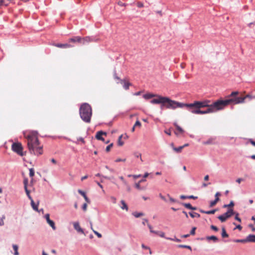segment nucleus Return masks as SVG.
Masks as SVG:
<instances>
[{
  "mask_svg": "<svg viewBox=\"0 0 255 255\" xmlns=\"http://www.w3.org/2000/svg\"><path fill=\"white\" fill-rule=\"evenodd\" d=\"M121 83L123 84V87L125 90L128 89L129 86L131 85L130 83L127 82L124 80H121Z\"/></svg>",
  "mask_w": 255,
  "mask_h": 255,
  "instance_id": "412c9836",
  "label": "nucleus"
},
{
  "mask_svg": "<svg viewBox=\"0 0 255 255\" xmlns=\"http://www.w3.org/2000/svg\"><path fill=\"white\" fill-rule=\"evenodd\" d=\"M247 240L248 242L255 243V235L250 234L247 237Z\"/></svg>",
  "mask_w": 255,
  "mask_h": 255,
  "instance_id": "2eb2a0df",
  "label": "nucleus"
},
{
  "mask_svg": "<svg viewBox=\"0 0 255 255\" xmlns=\"http://www.w3.org/2000/svg\"><path fill=\"white\" fill-rule=\"evenodd\" d=\"M30 200V204L31 205L32 209L36 211H38V206L39 205V202H38L36 204L34 203L33 199H32Z\"/></svg>",
  "mask_w": 255,
  "mask_h": 255,
  "instance_id": "ddd939ff",
  "label": "nucleus"
},
{
  "mask_svg": "<svg viewBox=\"0 0 255 255\" xmlns=\"http://www.w3.org/2000/svg\"><path fill=\"white\" fill-rule=\"evenodd\" d=\"M5 219V216L2 215L1 217H0V226H2L4 225V219Z\"/></svg>",
  "mask_w": 255,
  "mask_h": 255,
  "instance_id": "f704fd0d",
  "label": "nucleus"
},
{
  "mask_svg": "<svg viewBox=\"0 0 255 255\" xmlns=\"http://www.w3.org/2000/svg\"><path fill=\"white\" fill-rule=\"evenodd\" d=\"M12 248L14 250V253H13V255H19V253L18 252V247L17 245H12Z\"/></svg>",
  "mask_w": 255,
  "mask_h": 255,
  "instance_id": "5701e85b",
  "label": "nucleus"
},
{
  "mask_svg": "<svg viewBox=\"0 0 255 255\" xmlns=\"http://www.w3.org/2000/svg\"><path fill=\"white\" fill-rule=\"evenodd\" d=\"M235 214V212L233 209H229L226 213L224 214L220 215L218 217V218L222 222H224L226 220L231 217L232 215Z\"/></svg>",
  "mask_w": 255,
  "mask_h": 255,
  "instance_id": "6e6552de",
  "label": "nucleus"
},
{
  "mask_svg": "<svg viewBox=\"0 0 255 255\" xmlns=\"http://www.w3.org/2000/svg\"><path fill=\"white\" fill-rule=\"evenodd\" d=\"M195 230H196L195 227L192 228V229L191 230L190 233V235H194L195 234Z\"/></svg>",
  "mask_w": 255,
  "mask_h": 255,
  "instance_id": "864d4df0",
  "label": "nucleus"
},
{
  "mask_svg": "<svg viewBox=\"0 0 255 255\" xmlns=\"http://www.w3.org/2000/svg\"><path fill=\"white\" fill-rule=\"evenodd\" d=\"M234 203L233 201H231L230 203V204H225L224 206H223V207L224 208H227V207H233L234 206Z\"/></svg>",
  "mask_w": 255,
  "mask_h": 255,
  "instance_id": "c9c22d12",
  "label": "nucleus"
},
{
  "mask_svg": "<svg viewBox=\"0 0 255 255\" xmlns=\"http://www.w3.org/2000/svg\"><path fill=\"white\" fill-rule=\"evenodd\" d=\"M216 211H217L216 209H214V210H210V211H207L205 212V214H214Z\"/></svg>",
  "mask_w": 255,
  "mask_h": 255,
  "instance_id": "37998d69",
  "label": "nucleus"
},
{
  "mask_svg": "<svg viewBox=\"0 0 255 255\" xmlns=\"http://www.w3.org/2000/svg\"><path fill=\"white\" fill-rule=\"evenodd\" d=\"M180 198L181 199H197V196H194L193 195H190V196H185V195H181L180 196Z\"/></svg>",
  "mask_w": 255,
  "mask_h": 255,
  "instance_id": "a211bd4d",
  "label": "nucleus"
},
{
  "mask_svg": "<svg viewBox=\"0 0 255 255\" xmlns=\"http://www.w3.org/2000/svg\"><path fill=\"white\" fill-rule=\"evenodd\" d=\"M178 247L180 248H186L189 249L190 250H192L191 247L190 246L188 245H179Z\"/></svg>",
  "mask_w": 255,
  "mask_h": 255,
  "instance_id": "2f4dec72",
  "label": "nucleus"
},
{
  "mask_svg": "<svg viewBox=\"0 0 255 255\" xmlns=\"http://www.w3.org/2000/svg\"><path fill=\"white\" fill-rule=\"evenodd\" d=\"M206 240L208 241L212 240L214 243H216L218 241V238L215 236H207Z\"/></svg>",
  "mask_w": 255,
  "mask_h": 255,
  "instance_id": "6ab92c4d",
  "label": "nucleus"
},
{
  "mask_svg": "<svg viewBox=\"0 0 255 255\" xmlns=\"http://www.w3.org/2000/svg\"><path fill=\"white\" fill-rule=\"evenodd\" d=\"M243 180L242 178H238L237 180H236V182H238V183H240L241 182V181H242Z\"/></svg>",
  "mask_w": 255,
  "mask_h": 255,
  "instance_id": "338daca9",
  "label": "nucleus"
},
{
  "mask_svg": "<svg viewBox=\"0 0 255 255\" xmlns=\"http://www.w3.org/2000/svg\"><path fill=\"white\" fill-rule=\"evenodd\" d=\"M176 129L180 133H183L184 132V130L180 126H177Z\"/></svg>",
  "mask_w": 255,
  "mask_h": 255,
  "instance_id": "09e8293b",
  "label": "nucleus"
},
{
  "mask_svg": "<svg viewBox=\"0 0 255 255\" xmlns=\"http://www.w3.org/2000/svg\"><path fill=\"white\" fill-rule=\"evenodd\" d=\"M249 227L252 229L253 231L255 232V228L253 226V225H250Z\"/></svg>",
  "mask_w": 255,
  "mask_h": 255,
  "instance_id": "69168bd1",
  "label": "nucleus"
},
{
  "mask_svg": "<svg viewBox=\"0 0 255 255\" xmlns=\"http://www.w3.org/2000/svg\"><path fill=\"white\" fill-rule=\"evenodd\" d=\"M210 101L208 100H205L204 101H195L193 103L190 104H185L181 103V108H187L189 109V110H190L193 108L196 109H200V108L204 107L209 108L211 105V104H210Z\"/></svg>",
  "mask_w": 255,
  "mask_h": 255,
  "instance_id": "39448f33",
  "label": "nucleus"
},
{
  "mask_svg": "<svg viewBox=\"0 0 255 255\" xmlns=\"http://www.w3.org/2000/svg\"><path fill=\"white\" fill-rule=\"evenodd\" d=\"M161 96L153 94H146L143 95V98L146 100L150 99L153 97H156V98H158V97H161Z\"/></svg>",
  "mask_w": 255,
  "mask_h": 255,
  "instance_id": "f8f14e48",
  "label": "nucleus"
},
{
  "mask_svg": "<svg viewBox=\"0 0 255 255\" xmlns=\"http://www.w3.org/2000/svg\"><path fill=\"white\" fill-rule=\"evenodd\" d=\"M55 46L59 48H69L71 47V45L69 44H57L55 45Z\"/></svg>",
  "mask_w": 255,
  "mask_h": 255,
  "instance_id": "aec40b11",
  "label": "nucleus"
},
{
  "mask_svg": "<svg viewBox=\"0 0 255 255\" xmlns=\"http://www.w3.org/2000/svg\"><path fill=\"white\" fill-rule=\"evenodd\" d=\"M69 41L72 42H81V38L80 36H75L73 38H71L69 39Z\"/></svg>",
  "mask_w": 255,
  "mask_h": 255,
  "instance_id": "dca6fc26",
  "label": "nucleus"
},
{
  "mask_svg": "<svg viewBox=\"0 0 255 255\" xmlns=\"http://www.w3.org/2000/svg\"><path fill=\"white\" fill-rule=\"evenodd\" d=\"M93 40V38L90 36H86L83 38L82 39H81V42L83 44H85L87 43H88Z\"/></svg>",
  "mask_w": 255,
  "mask_h": 255,
  "instance_id": "4468645a",
  "label": "nucleus"
},
{
  "mask_svg": "<svg viewBox=\"0 0 255 255\" xmlns=\"http://www.w3.org/2000/svg\"><path fill=\"white\" fill-rule=\"evenodd\" d=\"M168 196L169 197V200L172 202H176V200L174 199V198L171 197L169 195H168Z\"/></svg>",
  "mask_w": 255,
  "mask_h": 255,
  "instance_id": "052dcab7",
  "label": "nucleus"
},
{
  "mask_svg": "<svg viewBox=\"0 0 255 255\" xmlns=\"http://www.w3.org/2000/svg\"><path fill=\"white\" fill-rule=\"evenodd\" d=\"M141 247L143 249L150 250V248L144 245V244L141 245Z\"/></svg>",
  "mask_w": 255,
  "mask_h": 255,
  "instance_id": "5fc2aeb1",
  "label": "nucleus"
},
{
  "mask_svg": "<svg viewBox=\"0 0 255 255\" xmlns=\"http://www.w3.org/2000/svg\"><path fill=\"white\" fill-rule=\"evenodd\" d=\"M49 216V214H47L45 215V218L46 219L47 223L51 227L53 230H55L56 229L55 223L52 220L50 219Z\"/></svg>",
  "mask_w": 255,
  "mask_h": 255,
  "instance_id": "9d476101",
  "label": "nucleus"
},
{
  "mask_svg": "<svg viewBox=\"0 0 255 255\" xmlns=\"http://www.w3.org/2000/svg\"><path fill=\"white\" fill-rule=\"evenodd\" d=\"M135 187L138 190H142V188L140 185V183L138 182L135 184Z\"/></svg>",
  "mask_w": 255,
  "mask_h": 255,
  "instance_id": "de8ad7c7",
  "label": "nucleus"
},
{
  "mask_svg": "<svg viewBox=\"0 0 255 255\" xmlns=\"http://www.w3.org/2000/svg\"><path fill=\"white\" fill-rule=\"evenodd\" d=\"M121 204H122L121 206V208L122 209H123V210H125L127 211H128V205H127V204L125 202V201L121 200Z\"/></svg>",
  "mask_w": 255,
  "mask_h": 255,
  "instance_id": "f3484780",
  "label": "nucleus"
},
{
  "mask_svg": "<svg viewBox=\"0 0 255 255\" xmlns=\"http://www.w3.org/2000/svg\"><path fill=\"white\" fill-rule=\"evenodd\" d=\"M12 150L16 152L17 154L22 156L24 153L22 152V146L20 142H14L11 145Z\"/></svg>",
  "mask_w": 255,
  "mask_h": 255,
  "instance_id": "0eeeda50",
  "label": "nucleus"
},
{
  "mask_svg": "<svg viewBox=\"0 0 255 255\" xmlns=\"http://www.w3.org/2000/svg\"><path fill=\"white\" fill-rule=\"evenodd\" d=\"M147 227H148V229H149V231H150V233H153V234L154 233H157L156 232H155V231L153 230L152 227L151 226V225H150L149 224H147Z\"/></svg>",
  "mask_w": 255,
  "mask_h": 255,
  "instance_id": "e433bc0d",
  "label": "nucleus"
},
{
  "mask_svg": "<svg viewBox=\"0 0 255 255\" xmlns=\"http://www.w3.org/2000/svg\"><path fill=\"white\" fill-rule=\"evenodd\" d=\"M113 143H111L110 145L107 146V147H106V151H107V152L109 151L110 149H111V148L113 146Z\"/></svg>",
  "mask_w": 255,
  "mask_h": 255,
  "instance_id": "8fccbe9b",
  "label": "nucleus"
},
{
  "mask_svg": "<svg viewBox=\"0 0 255 255\" xmlns=\"http://www.w3.org/2000/svg\"><path fill=\"white\" fill-rule=\"evenodd\" d=\"M211 229L213 230L214 231H215L216 232H217L219 230L218 228L216 226H214V225H211Z\"/></svg>",
  "mask_w": 255,
  "mask_h": 255,
  "instance_id": "603ef678",
  "label": "nucleus"
},
{
  "mask_svg": "<svg viewBox=\"0 0 255 255\" xmlns=\"http://www.w3.org/2000/svg\"><path fill=\"white\" fill-rule=\"evenodd\" d=\"M132 214L135 218H139L141 216H142L144 215L143 213L142 212H134L132 213Z\"/></svg>",
  "mask_w": 255,
  "mask_h": 255,
  "instance_id": "393cba45",
  "label": "nucleus"
},
{
  "mask_svg": "<svg viewBox=\"0 0 255 255\" xmlns=\"http://www.w3.org/2000/svg\"><path fill=\"white\" fill-rule=\"evenodd\" d=\"M238 94L239 93L237 91L233 92L229 95V97H236V96H237Z\"/></svg>",
  "mask_w": 255,
  "mask_h": 255,
  "instance_id": "79ce46f5",
  "label": "nucleus"
},
{
  "mask_svg": "<svg viewBox=\"0 0 255 255\" xmlns=\"http://www.w3.org/2000/svg\"><path fill=\"white\" fill-rule=\"evenodd\" d=\"M150 103L152 104H161V110H163L164 107L171 110L182 108L181 103L172 100L167 97H158V98L151 100Z\"/></svg>",
  "mask_w": 255,
  "mask_h": 255,
  "instance_id": "f03ea898",
  "label": "nucleus"
},
{
  "mask_svg": "<svg viewBox=\"0 0 255 255\" xmlns=\"http://www.w3.org/2000/svg\"><path fill=\"white\" fill-rule=\"evenodd\" d=\"M93 232H94V233L96 235H97V236L98 238H102V235H101L100 233H99V232H98L97 231H95V230H93Z\"/></svg>",
  "mask_w": 255,
  "mask_h": 255,
  "instance_id": "a18cd8bd",
  "label": "nucleus"
},
{
  "mask_svg": "<svg viewBox=\"0 0 255 255\" xmlns=\"http://www.w3.org/2000/svg\"><path fill=\"white\" fill-rule=\"evenodd\" d=\"M78 192L79 194H80L82 196H83V197L84 198L85 200L87 202H88L89 201L88 198L87 197V195H86V193L84 191H83L82 190H81L80 189H79Z\"/></svg>",
  "mask_w": 255,
  "mask_h": 255,
  "instance_id": "4be33fe9",
  "label": "nucleus"
},
{
  "mask_svg": "<svg viewBox=\"0 0 255 255\" xmlns=\"http://www.w3.org/2000/svg\"><path fill=\"white\" fill-rule=\"evenodd\" d=\"M110 199L112 201V202L114 203V204H116V202H117V199L114 196H111L110 197Z\"/></svg>",
  "mask_w": 255,
  "mask_h": 255,
  "instance_id": "49530a36",
  "label": "nucleus"
},
{
  "mask_svg": "<svg viewBox=\"0 0 255 255\" xmlns=\"http://www.w3.org/2000/svg\"><path fill=\"white\" fill-rule=\"evenodd\" d=\"M165 239L167 240H168L173 241H175L176 242H181V240L176 238L175 237L174 238L167 237V238H165Z\"/></svg>",
  "mask_w": 255,
  "mask_h": 255,
  "instance_id": "7c9ffc66",
  "label": "nucleus"
},
{
  "mask_svg": "<svg viewBox=\"0 0 255 255\" xmlns=\"http://www.w3.org/2000/svg\"><path fill=\"white\" fill-rule=\"evenodd\" d=\"M155 232H156L157 233H154V234L159 236L160 237L164 238H166V237H165V234L164 232H161V231H155Z\"/></svg>",
  "mask_w": 255,
  "mask_h": 255,
  "instance_id": "c85d7f7f",
  "label": "nucleus"
},
{
  "mask_svg": "<svg viewBox=\"0 0 255 255\" xmlns=\"http://www.w3.org/2000/svg\"><path fill=\"white\" fill-rule=\"evenodd\" d=\"M134 127L138 126L140 127L141 126V123L139 121H136L135 123L134 124Z\"/></svg>",
  "mask_w": 255,
  "mask_h": 255,
  "instance_id": "6e6d98bb",
  "label": "nucleus"
},
{
  "mask_svg": "<svg viewBox=\"0 0 255 255\" xmlns=\"http://www.w3.org/2000/svg\"><path fill=\"white\" fill-rule=\"evenodd\" d=\"M37 131H32L28 134L23 132L24 137L27 139V146L31 154L38 156L43 153L42 146L39 145L37 137Z\"/></svg>",
  "mask_w": 255,
  "mask_h": 255,
  "instance_id": "f257e3e1",
  "label": "nucleus"
},
{
  "mask_svg": "<svg viewBox=\"0 0 255 255\" xmlns=\"http://www.w3.org/2000/svg\"><path fill=\"white\" fill-rule=\"evenodd\" d=\"M87 204L84 203L82 206V209L84 211H86L87 209Z\"/></svg>",
  "mask_w": 255,
  "mask_h": 255,
  "instance_id": "680f3d73",
  "label": "nucleus"
},
{
  "mask_svg": "<svg viewBox=\"0 0 255 255\" xmlns=\"http://www.w3.org/2000/svg\"><path fill=\"white\" fill-rule=\"evenodd\" d=\"M134 156L137 158H140V159L141 161H142V158H141V154L138 152H135L134 153Z\"/></svg>",
  "mask_w": 255,
  "mask_h": 255,
  "instance_id": "c03bdc74",
  "label": "nucleus"
},
{
  "mask_svg": "<svg viewBox=\"0 0 255 255\" xmlns=\"http://www.w3.org/2000/svg\"><path fill=\"white\" fill-rule=\"evenodd\" d=\"M234 242L235 243H245L246 242H248L247 240V238L245 239H236L234 240Z\"/></svg>",
  "mask_w": 255,
  "mask_h": 255,
  "instance_id": "cd10ccee",
  "label": "nucleus"
},
{
  "mask_svg": "<svg viewBox=\"0 0 255 255\" xmlns=\"http://www.w3.org/2000/svg\"><path fill=\"white\" fill-rule=\"evenodd\" d=\"M23 183H24V188H25V187H27V183H28L27 179H24Z\"/></svg>",
  "mask_w": 255,
  "mask_h": 255,
  "instance_id": "13d9d810",
  "label": "nucleus"
},
{
  "mask_svg": "<svg viewBox=\"0 0 255 255\" xmlns=\"http://www.w3.org/2000/svg\"><path fill=\"white\" fill-rule=\"evenodd\" d=\"M74 229L78 233L86 235L84 230L80 227L78 222H74L73 223Z\"/></svg>",
  "mask_w": 255,
  "mask_h": 255,
  "instance_id": "1a4fd4ad",
  "label": "nucleus"
},
{
  "mask_svg": "<svg viewBox=\"0 0 255 255\" xmlns=\"http://www.w3.org/2000/svg\"><path fill=\"white\" fill-rule=\"evenodd\" d=\"M229 98V99L225 100H220L216 101L215 106L216 107H219L221 110H223L226 106L231 103L239 104L244 103L245 102V98L239 97H232Z\"/></svg>",
  "mask_w": 255,
  "mask_h": 255,
  "instance_id": "7ed1b4c3",
  "label": "nucleus"
},
{
  "mask_svg": "<svg viewBox=\"0 0 255 255\" xmlns=\"http://www.w3.org/2000/svg\"><path fill=\"white\" fill-rule=\"evenodd\" d=\"M183 148V146H180L178 147H174L173 148L174 150L177 152H179L181 151V150Z\"/></svg>",
  "mask_w": 255,
  "mask_h": 255,
  "instance_id": "ea45409f",
  "label": "nucleus"
},
{
  "mask_svg": "<svg viewBox=\"0 0 255 255\" xmlns=\"http://www.w3.org/2000/svg\"><path fill=\"white\" fill-rule=\"evenodd\" d=\"M123 135H121L118 138V145L122 146L124 144V142L122 141Z\"/></svg>",
  "mask_w": 255,
  "mask_h": 255,
  "instance_id": "473e14b6",
  "label": "nucleus"
},
{
  "mask_svg": "<svg viewBox=\"0 0 255 255\" xmlns=\"http://www.w3.org/2000/svg\"><path fill=\"white\" fill-rule=\"evenodd\" d=\"M250 142H251V143L252 145H253L254 146H255V141H254V140H252V139H250Z\"/></svg>",
  "mask_w": 255,
  "mask_h": 255,
  "instance_id": "774afa93",
  "label": "nucleus"
},
{
  "mask_svg": "<svg viewBox=\"0 0 255 255\" xmlns=\"http://www.w3.org/2000/svg\"><path fill=\"white\" fill-rule=\"evenodd\" d=\"M216 102L211 104L209 108L207 109L206 110H201L200 109H191L190 111L195 114H201L204 115L210 113H214L218 111L221 110V108L219 107H216L215 105Z\"/></svg>",
  "mask_w": 255,
  "mask_h": 255,
  "instance_id": "423d86ee",
  "label": "nucleus"
},
{
  "mask_svg": "<svg viewBox=\"0 0 255 255\" xmlns=\"http://www.w3.org/2000/svg\"><path fill=\"white\" fill-rule=\"evenodd\" d=\"M78 141H81L82 143H85V140L84 139V138L82 137H80L78 138Z\"/></svg>",
  "mask_w": 255,
  "mask_h": 255,
  "instance_id": "e2e57ef3",
  "label": "nucleus"
},
{
  "mask_svg": "<svg viewBox=\"0 0 255 255\" xmlns=\"http://www.w3.org/2000/svg\"><path fill=\"white\" fill-rule=\"evenodd\" d=\"M126 161V159L124 158V159H122V158H118L116 160V162H121V161Z\"/></svg>",
  "mask_w": 255,
  "mask_h": 255,
  "instance_id": "bf43d9fd",
  "label": "nucleus"
},
{
  "mask_svg": "<svg viewBox=\"0 0 255 255\" xmlns=\"http://www.w3.org/2000/svg\"><path fill=\"white\" fill-rule=\"evenodd\" d=\"M79 114L82 120L85 123H89L92 115L91 107L88 103L81 105L79 109Z\"/></svg>",
  "mask_w": 255,
  "mask_h": 255,
  "instance_id": "20e7f679",
  "label": "nucleus"
},
{
  "mask_svg": "<svg viewBox=\"0 0 255 255\" xmlns=\"http://www.w3.org/2000/svg\"><path fill=\"white\" fill-rule=\"evenodd\" d=\"M212 142H213V139L210 138L208 140H207V141H204L203 144H212Z\"/></svg>",
  "mask_w": 255,
  "mask_h": 255,
  "instance_id": "58836bf2",
  "label": "nucleus"
},
{
  "mask_svg": "<svg viewBox=\"0 0 255 255\" xmlns=\"http://www.w3.org/2000/svg\"><path fill=\"white\" fill-rule=\"evenodd\" d=\"M182 205L185 207L186 208L188 209H190L192 208V205L190 203H182Z\"/></svg>",
  "mask_w": 255,
  "mask_h": 255,
  "instance_id": "72a5a7b5",
  "label": "nucleus"
},
{
  "mask_svg": "<svg viewBox=\"0 0 255 255\" xmlns=\"http://www.w3.org/2000/svg\"><path fill=\"white\" fill-rule=\"evenodd\" d=\"M243 98H245V100L247 98H250V99H252L253 98H255V96H252L251 95L248 94V95H247L246 96L243 97Z\"/></svg>",
  "mask_w": 255,
  "mask_h": 255,
  "instance_id": "3c124183",
  "label": "nucleus"
},
{
  "mask_svg": "<svg viewBox=\"0 0 255 255\" xmlns=\"http://www.w3.org/2000/svg\"><path fill=\"white\" fill-rule=\"evenodd\" d=\"M34 175V170L33 168L29 169V176L30 177H33Z\"/></svg>",
  "mask_w": 255,
  "mask_h": 255,
  "instance_id": "4c0bfd02",
  "label": "nucleus"
},
{
  "mask_svg": "<svg viewBox=\"0 0 255 255\" xmlns=\"http://www.w3.org/2000/svg\"><path fill=\"white\" fill-rule=\"evenodd\" d=\"M221 235L223 238H227L229 237V235L226 233L225 228L224 227L222 228Z\"/></svg>",
  "mask_w": 255,
  "mask_h": 255,
  "instance_id": "b1692460",
  "label": "nucleus"
},
{
  "mask_svg": "<svg viewBox=\"0 0 255 255\" xmlns=\"http://www.w3.org/2000/svg\"><path fill=\"white\" fill-rule=\"evenodd\" d=\"M239 229V230H241L242 229V227L240 225H238L236 226V227L235 228V229Z\"/></svg>",
  "mask_w": 255,
  "mask_h": 255,
  "instance_id": "0e129e2a",
  "label": "nucleus"
},
{
  "mask_svg": "<svg viewBox=\"0 0 255 255\" xmlns=\"http://www.w3.org/2000/svg\"><path fill=\"white\" fill-rule=\"evenodd\" d=\"M219 200V197L216 198L214 200L210 202V207L214 206V205H215L216 204V203H217V202Z\"/></svg>",
  "mask_w": 255,
  "mask_h": 255,
  "instance_id": "bb28decb",
  "label": "nucleus"
},
{
  "mask_svg": "<svg viewBox=\"0 0 255 255\" xmlns=\"http://www.w3.org/2000/svg\"><path fill=\"white\" fill-rule=\"evenodd\" d=\"M189 214L190 216L193 218H199L200 217V214L196 212H189Z\"/></svg>",
  "mask_w": 255,
  "mask_h": 255,
  "instance_id": "a878e982",
  "label": "nucleus"
},
{
  "mask_svg": "<svg viewBox=\"0 0 255 255\" xmlns=\"http://www.w3.org/2000/svg\"><path fill=\"white\" fill-rule=\"evenodd\" d=\"M164 132L169 135H171V130L170 129L165 130Z\"/></svg>",
  "mask_w": 255,
  "mask_h": 255,
  "instance_id": "4d7b16f0",
  "label": "nucleus"
},
{
  "mask_svg": "<svg viewBox=\"0 0 255 255\" xmlns=\"http://www.w3.org/2000/svg\"><path fill=\"white\" fill-rule=\"evenodd\" d=\"M104 134L106 135V132L103 131H99L97 132L96 138L98 140L104 141V138L102 137V135Z\"/></svg>",
  "mask_w": 255,
  "mask_h": 255,
  "instance_id": "9b49d317",
  "label": "nucleus"
},
{
  "mask_svg": "<svg viewBox=\"0 0 255 255\" xmlns=\"http://www.w3.org/2000/svg\"><path fill=\"white\" fill-rule=\"evenodd\" d=\"M24 190L25 191V193H26V195H27V197L28 198V199L29 200L32 199V198L31 197V196L30 195V191H29V190H28L27 187H25V188H24Z\"/></svg>",
  "mask_w": 255,
  "mask_h": 255,
  "instance_id": "c756f323",
  "label": "nucleus"
},
{
  "mask_svg": "<svg viewBox=\"0 0 255 255\" xmlns=\"http://www.w3.org/2000/svg\"><path fill=\"white\" fill-rule=\"evenodd\" d=\"M234 214H235V220L239 221V222H241V219L239 217V214L238 213L235 212Z\"/></svg>",
  "mask_w": 255,
  "mask_h": 255,
  "instance_id": "a19ab883",
  "label": "nucleus"
}]
</instances>
